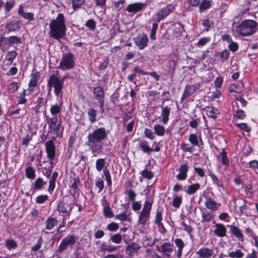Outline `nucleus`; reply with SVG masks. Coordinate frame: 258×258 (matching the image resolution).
<instances>
[{
    "instance_id": "f257e3e1",
    "label": "nucleus",
    "mask_w": 258,
    "mask_h": 258,
    "mask_svg": "<svg viewBox=\"0 0 258 258\" xmlns=\"http://www.w3.org/2000/svg\"><path fill=\"white\" fill-rule=\"evenodd\" d=\"M107 137V133L103 127L95 130L88 135L86 145L89 146L92 153H100L102 146L100 143Z\"/></svg>"
},
{
    "instance_id": "f03ea898",
    "label": "nucleus",
    "mask_w": 258,
    "mask_h": 258,
    "mask_svg": "<svg viewBox=\"0 0 258 258\" xmlns=\"http://www.w3.org/2000/svg\"><path fill=\"white\" fill-rule=\"evenodd\" d=\"M49 26L50 36L52 38L59 40L65 35L66 27L62 14H58L56 18L50 22Z\"/></svg>"
},
{
    "instance_id": "7ed1b4c3",
    "label": "nucleus",
    "mask_w": 258,
    "mask_h": 258,
    "mask_svg": "<svg viewBox=\"0 0 258 258\" xmlns=\"http://www.w3.org/2000/svg\"><path fill=\"white\" fill-rule=\"evenodd\" d=\"M256 25L254 21L245 20L236 26V32L242 36H249L255 31Z\"/></svg>"
},
{
    "instance_id": "20e7f679",
    "label": "nucleus",
    "mask_w": 258,
    "mask_h": 258,
    "mask_svg": "<svg viewBox=\"0 0 258 258\" xmlns=\"http://www.w3.org/2000/svg\"><path fill=\"white\" fill-rule=\"evenodd\" d=\"M48 85L50 88H54V92L56 95L62 96L61 90L63 88V81H60V79L56 76L52 75L48 81Z\"/></svg>"
},
{
    "instance_id": "39448f33",
    "label": "nucleus",
    "mask_w": 258,
    "mask_h": 258,
    "mask_svg": "<svg viewBox=\"0 0 258 258\" xmlns=\"http://www.w3.org/2000/svg\"><path fill=\"white\" fill-rule=\"evenodd\" d=\"M74 67V55L71 53L64 54L60 62L59 68L62 70L71 69Z\"/></svg>"
},
{
    "instance_id": "423d86ee",
    "label": "nucleus",
    "mask_w": 258,
    "mask_h": 258,
    "mask_svg": "<svg viewBox=\"0 0 258 258\" xmlns=\"http://www.w3.org/2000/svg\"><path fill=\"white\" fill-rule=\"evenodd\" d=\"M152 203L149 201H146L144 205L143 209L140 214L139 223L144 225L148 220L150 217Z\"/></svg>"
},
{
    "instance_id": "0eeeda50",
    "label": "nucleus",
    "mask_w": 258,
    "mask_h": 258,
    "mask_svg": "<svg viewBox=\"0 0 258 258\" xmlns=\"http://www.w3.org/2000/svg\"><path fill=\"white\" fill-rule=\"evenodd\" d=\"M77 240V238L74 235H68L61 241L58 248V251L62 252L67 247L75 244Z\"/></svg>"
},
{
    "instance_id": "6e6552de",
    "label": "nucleus",
    "mask_w": 258,
    "mask_h": 258,
    "mask_svg": "<svg viewBox=\"0 0 258 258\" xmlns=\"http://www.w3.org/2000/svg\"><path fill=\"white\" fill-rule=\"evenodd\" d=\"M175 7L173 5H168L165 7L161 9L156 15L157 21L159 22L163 20L168 15L173 11Z\"/></svg>"
},
{
    "instance_id": "1a4fd4ad",
    "label": "nucleus",
    "mask_w": 258,
    "mask_h": 258,
    "mask_svg": "<svg viewBox=\"0 0 258 258\" xmlns=\"http://www.w3.org/2000/svg\"><path fill=\"white\" fill-rule=\"evenodd\" d=\"M74 207L72 203H69L68 202H59L57 206V210L58 212L65 213L68 216H70L71 211Z\"/></svg>"
},
{
    "instance_id": "9d476101",
    "label": "nucleus",
    "mask_w": 258,
    "mask_h": 258,
    "mask_svg": "<svg viewBox=\"0 0 258 258\" xmlns=\"http://www.w3.org/2000/svg\"><path fill=\"white\" fill-rule=\"evenodd\" d=\"M135 43L140 49H143L147 46L149 41L147 36L145 34H142L134 38Z\"/></svg>"
},
{
    "instance_id": "9b49d317",
    "label": "nucleus",
    "mask_w": 258,
    "mask_h": 258,
    "mask_svg": "<svg viewBox=\"0 0 258 258\" xmlns=\"http://www.w3.org/2000/svg\"><path fill=\"white\" fill-rule=\"evenodd\" d=\"M45 146L48 157L50 160H53L55 156V148L53 141H48L46 142Z\"/></svg>"
},
{
    "instance_id": "f8f14e48",
    "label": "nucleus",
    "mask_w": 258,
    "mask_h": 258,
    "mask_svg": "<svg viewBox=\"0 0 258 258\" xmlns=\"http://www.w3.org/2000/svg\"><path fill=\"white\" fill-rule=\"evenodd\" d=\"M93 93L95 95L96 99L98 100L100 104V107H103L104 93L102 88L100 87H97L94 89Z\"/></svg>"
},
{
    "instance_id": "ddd939ff",
    "label": "nucleus",
    "mask_w": 258,
    "mask_h": 258,
    "mask_svg": "<svg viewBox=\"0 0 258 258\" xmlns=\"http://www.w3.org/2000/svg\"><path fill=\"white\" fill-rule=\"evenodd\" d=\"M60 118L59 119L57 116H55L50 118L49 122V126L51 130L57 132L59 130V126H60Z\"/></svg>"
},
{
    "instance_id": "4468645a",
    "label": "nucleus",
    "mask_w": 258,
    "mask_h": 258,
    "mask_svg": "<svg viewBox=\"0 0 258 258\" xmlns=\"http://www.w3.org/2000/svg\"><path fill=\"white\" fill-rule=\"evenodd\" d=\"M17 55V53L15 51H12L9 52L6 56V58L4 60L3 62V65L4 67L5 66L8 67L10 65H11L14 59L16 58V57Z\"/></svg>"
},
{
    "instance_id": "2eb2a0df",
    "label": "nucleus",
    "mask_w": 258,
    "mask_h": 258,
    "mask_svg": "<svg viewBox=\"0 0 258 258\" xmlns=\"http://www.w3.org/2000/svg\"><path fill=\"white\" fill-rule=\"evenodd\" d=\"M214 251L212 249L207 247L202 248L197 252V254L202 258H209L213 254Z\"/></svg>"
},
{
    "instance_id": "dca6fc26",
    "label": "nucleus",
    "mask_w": 258,
    "mask_h": 258,
    "mask_svg": "<svg viewBox=\"0 0 258 258\" xmlns=\"http://www.w3.org/2000/svg\"><path fill=\"white\" fill-rule=\"evenodd\" d=\"M179 171V173L177 175V178L179 180H185L187 177V172L188 171L187 165L186 164L181 165Z\"/></svg>"
},
{
    "instance_id": "f3484780",
    "label": "nucleus",
    "mask_w": 258,
    "mask_h": 258,
    "mask_svg": "<svg viewBox=\"0 0 258 258\" xmlns=\"http://www.w3.org/2000/svg\"><path fill=\"white\" fill-rule=\"evenodd\" d=\"M199 88V84H194L187 85L185 87L184 92L182 97V99L185 98L187 96L193 94L195 91Z\"/></svg>"
},
{
    "instance_id": "a211bd4d",
    "label": "nucleus",
    "mask_w": 258,
    "mask_h": 258,
    "mask_svg": "<svg viewBox=\"0 0 258 258\" xmlns=\"http://www.w3.org/2000/svg\"><path fill=\"white\" fill-rule=\"evenodd\" d=\"M144 7V5L141 3H133L129 5L126 7V11L129 13H136L141 10Z\"/></svg>"
},
{
    "instance_id": "6ab92c4d",
    "label": "nucleus",
    "mask_w": 258,
    "mask_h": 258,
    "mask_svg": "<svg viewBox=\"0 0 258 258\" xmlns=\"http://www.w3.org/2000/svg\"><path fill=\"white\" fill-rule=\"evenodd\" d=\"M205 202L206 207L210 210L215 211L218 209V207L221 206L220 204L216 203L211 198H206Z\"/></svg>"
},
{
    "instance_id": "aec40b11",
    "label": "nucleus",
    "mask_w": 258,
    "mask_h": 258,
    "mask_svg": "<svg viewBox=\"0 0 258 258\" xmlns=\"http://www.w3.org/2000/svg\"><path fill=\"white\" fill-rule=\"evenodd\" d=\"M20 22L17 20L12 21L6 25V28L9 31H17L20 28Z\"/></svg>"
},
{
    "instance_id": "412c9836",
    "label": "nucleus",
    "mask_w": 258,
    "mask_h": 258,
    "mask_svg": "<svg viewBox=\"0 0 258 258\" xmlns=\"http://www.w3.org/2000/svg\"><path fill=\"white\" fill-rule=\"evenodd\" d=\"M216 228L214 230V233L219 237H224L226 235V229L225 226L221 224H217Z\"/></svg>"
},
{
    "instance_id": "4be33fe9",
    "label": "nucleus",
    "mask_w": 258,
    "mask_h": 258,
    "mask_svg": "<svg viewBox=\"0 0 258 258\" xmlns=\"http://www.w3.org/2000/svg\"><path fill=\"white\" fill-rule=\"evenodd\" d=\"M207 115L212 118H217L219 112L217 109L212 106H208L205 109Z\"/></svg>"
},
{
    "instance_id": "5701e85b",
    "label": "nucleus",
    "mask_w": 258,
    "mask_h": 258,
    "mask_svg": "<svg viewBox=\"0 0 258 258\" xmlns=\"http://www.w3.org/2000/svg\"><path fill=\"white\" fill-rule=\"evenodd\" d=\"M161 108V115L162 116V121L164 124H166L169 120V115L170 114L171 108L170 107H168V106H162Z\"/></svg>"
},
{
    "instance_id": "b1692460",
    "label": "nucleus",
    "mask_w": 258,
    "mask_h": 258,
    "mask_svg": "<svg viewBox=\"0 0 258 258\" xmlns=\"http://www.w3.org/2000/svg\"><path fill=\"white\" fill-rule=\"evenodd\" d=\"M139 245L135 243L128 245L126 249V253L129 255L132 256L135 254L139 249Z\"/></svg>"
},
{
    "instance_id": "393cba45",
    "label": "nucleus",
    "mask_w": 258,
    "mask_h": 258,
    "mask_svg": "<svg viewBox=\"0 0 258 258\" xmlns=\"http://www.w3.org/2000/svg\"><path fill=\"white\" fill-rule=\"evenodd\" d=\"M230 231L240 241L243 240V236L240 229L236 226L231 225Z\"/></svg>"
},
{
    "instance_id": "a878e982",
    "label": "nucleus",
    "mask_w": 258,
    "mask_h": 258,
    "mask_svg": "<svg viewBox=\"0 0 258 258\" xmlns=\"http://www.w3.org/2000/svg\"><path fill=\"white\" fill-rule=\"evenodd\" d=\"M57 224V221L56 219L52 217H48L46 221V228L48 230L52 229Z\"/></svg>"
},
{
    "instance_id": "bb28decb",
    "label": "nucleus",
    "mask_w": 258,
    "mask_h": 258,
    "mask_svg": "<svg viewBox=\"0 0 258 258\" xmlns=\"http://www.w3.org/2000/svg\"><path fill=\"white\" fill-rule=\"evenodd\" d=\"M18 14L26 19L31 20L32 15L31 13L24 11V7L21 5L18 9Z\"/></svg>"
},
{
    "instance_id": "cd10ccee",
    "label": "nucleus",
    "mask_w": 258,
    "mask_h": 258,
    "mask_svg": "<svg viewBox=\"0 0 258 258\" xmlns=\"http://www.w3.org/2000/svg\"><path fill=\"white\" fill-rule=\"evenodd\" d=\"M8 37H2L0 39V47L3 51H5L10 46Z\"/></svg>"
},
{
    "instance_id": "c85d7f7f",
    "label": "nucleus",
    "mask_w": 258,
    "mask_h": 258,
    "mask_svg": "<svg viewBox=\"0 0 258 258\" xmlns=\"http://www.w3.org/2000/svg\"><path fill=\"white\" fill-rule=\"evenodd\" d=\"M89 120L91 123L96 121L97 111L93 108H89L87 111Z\"/></svg>"
},
{
    "instance_id": "c756f323",
    "label": "nucleus",
    "mask_w": 258,
    "mask_h": 258,
    "mask_svg": "<svg viewBox=\"0 0 258 258\" xmlns=\"http://www.w3.org/2000/svg\"><path fill=\"white\" fill-rule=\"evenodd\" d=\"M218 157L223 165L225 166L229 165V160L227 157L226 152L224 150L220 153Z\"/></svg>"
},
{
    "instance_id": "7c9ffc66",
    "label": "nucleus",
    "mask_w": 258,
    "mask_h": 258,
    "mask_svg": "<svg viewBox=\"0 0 258 258\" xmlns=\"http://www.w3.org/2000/svg\"><path fill=\"white\" fill-rule=\"evenodd\" d=\"M200 184L199 183H195L188 186L186 191V193L188 195H192L195 194L196 191L199 189Z\"/></svg>"
},
{
    "instance_id": "2f4dec72",
    "label": "nucleus",
    "mask_w": 258,
    "mask_h": 258,
    "mask_svg": "<svg viewBox=\"0 0 258 258\" xmlns=\"http://www.w3.org/2000/svg\"><path fill=\"white\" fill-rule=\"evenodd\" d=\"M154 130L155 134L159 136H163L165 131L164 127L160 124L155 125Z\"/></svg>"
},
{
    "instance_id": "473e14b6",
    "label": "nucleus",
    "mask_w": 258,
    "mask_h": 258,
    "mask_svg": "<svg viewBox=\"0 0 258 258\" xmlns=\"http://www.w3.org/2000/svg\"><path fill=\"white\" fill-rule=\"evenodd\" d=\"M243 256L244 253L239 249H236L228 253V256L231 258H242Z\"/></svg>"
},
{
    "instance_id": "72a5a7b5",
    "label": "nucleus",
    "mask_w": 258,
    "mask_h": 258,
    "mask_svg": "<svg viewBox=\"0 0 258 258\" xmlns=\"http://www.w3.org/2000/svg\"><path fill=\"white\" fill-rule=\"evenodd\" d=\"M173 245L169 242L164 243L161 246V251L163 253L170 252L173 250Z\"/></svg>"
},
{
    "instance_id": "f704fd0d",
    "label": "nucleus",
    "mask_w": 258,
    "mask_h": 258,
    "mask_svg": "<svg viewBox=\"0 0 258 258\" xmlns=\"http://www.w3.org/2000/svg\"><path fill=\"white\" fill-rule=\"evenodd\" d=\"M140 146L144 152L149 153L153 151V149L148 146V143L146 141H141Z\"/></svg>"
},
{
    "instance_id": "c9c22d12",
    "label": "nucleus",
    "mask_w": 258,
    "mask_h": 258,
    "mask_svg": "<svg viewBox=\"0 0 258 258\" xmlns=\"http://www.w3.org/2000/svg\"><path fill=\"white\" fill-rule=\"evenodd\" d=\"M101 251H107L108 252H112L117 249V247L113 245H107L104 243L101 245Z\"/></svg>"
},
{
    "instance_id": "e433bc0d",
    "label": "nucleus",
    "mask_w": 258,
    "mask_h": 258,
    "mask_svg": "<svg viewBox=\"0 0 258 258\" xmlns=\"http://www.w3.org/2000/svg\"><path fill=\"white\" fill-rule=\"evenodd\" d=\"M105 159L100 158L97 159L96 162V168L98 171H100L105 166Z\"/></svg>"
},
{
    "instance_id": "4c0bfd02",
    "label": "nucleus",
    "mask_w": 258,
    "mask_h": 258,
    "mask_svg": "<svg viewBox=\"0 0 258 258\" xmlns=\"http://www.w3.org/2000/svg\"><path fill=\"white\" fill-rule=\"evenodd\" d=\"M46 183L41 178H38L35 182V188L36 189H41Z\"/></svg>"
},
{
    "instance_id": "58836bf2",
    "label": "nucleus",
    "mask_w": 258,
    "mask_h": 258,
    "mask_svg": "<svg viewBox=\"0 0 258 258\" xmlns=\"http://www.w3.org/2000/svg\"><path fill=\"white\" fill-rule=\"evenodd\" d=\"M211 6L210 2L208 0H203L200 6V12H203L208 8H209Z\"/></svg>"
},
{
    "instance_id": "ea45409f",
    "label": "nucleus",
    "mask_w": 258,
    "mask_h": 258,
    "mask_svg": "<svg viewBox=\"0 0 258 258\" xmlns=\"http://www.w3.org/2000/svg\"><path fill=\"white\" fill-rule=\"evenodd\" d=\"M188 141L193 146L198 145V139L197 136L195 134H191L189 136Z\"/></svg>"
},
{
    "instance_id": "a19ab883",
    "label": "nucleus",
    "mask_w": 258,
    "mask_h": 258,
    "mask_svg": "<svg viewBox=\"0 0 258 258\" xmlns=\"http://www.w3.org/2000/svg\"><path fill=\"white\" fill-rule=\"evenodd\" d=\"M61 111V107L60 106L55 104L51 106L50 108L51 113L53 115H56Z\"/></svg>"
},
{
    "instance_id": "79ce46f5",
    "label": "nucleus",
    "mask_w": 258,
    "mask_h": 258,
    "mask_svg": "<svg viewBox=\"0 0 258 258\" xmlns=\"http://www.w3.org/2000/svg\"><path fill=\"white\" fill-rule=\"evenodd\" d=\"M6 246L8 249H14L17 247V244L15 241L12 239L8 240L6 242Z\"/></svg>"
},
{
    "instance_id": "37998d69",
    "label": "nucleus",
    "mask_w": 258,
    "mask_h": 258,
    "mask_svg": "<svg viewBox=\"0 0 258 258\" xmlns=\"http://www.w3.org/2000/svg\"><path fill=\"white\" fill-rule=\"evenodd\" d=\"M104 215L107 217H112L113 214L109 206H105L103 209Z\"/></svg>"
},
{
    "instance_id": "c03bdc74",
    "label": "nucleus",
    "mask_w": 258,
    "mask_h": 258,
    "mask_svg": "<svg viewBox=\"0 0 258 258\" xmlns=\"http://www.w3.org/2000/svg\"><path fill=\"white\" fill-rule=\"evenodd\" d=\"M158 24L157 23H153L152 25V28L151 29V34H150V38L152 40L155 39V35L156 32L158 28Z\"/></svg>"
},
{
    "instance_id": "a18cd8bd",
    "label": "nucleus",
    "mask_w": 258,
    "mask_h": 258,
    "mask_svg": "<svg viewBox=\"0 0 258 258\" xmlns=\"http://www.w3.org/2000/svg\"><path fill=\"white\" fill-rule=\"evenodd\" d=\"M182 202V199L180 197H175L172 201V205L173 206L176 208H178L179 207L181 203Z\"/></svg>"
},
{
    "instance_id": "49530a36",
    "label": "nucleus",
    "mask_w": 258,
    "mask_h": 258,
    "mask_svg": "<svg viewBox=\"0 0 258 258\" xmlns=\"http://www.w3.org/2000/svg\"><path fill=\"white\" fill-rule=\"evenodd\" d=\"M141 174L143 176L148 179H151L154 176L153 173L148 170H144L142 171Z\"/></svg>"
},
{
    "instance_id": "de8ad7c7",
    "label": "nucleus",
    "mask_w": 258,
    "mask_h": 258,
    "mask_svg": "<svg viewBox=\"0 0 258 258\" xmlns=\"http://www.w3.org/2000/svg\"><path fill=\"white\" fill-rule=\"evenodd\" d=\"M111 240L114 243L119 244L121 242L122 240V237L120 234H116L111 236Z\"/></svg>"
},
{
    "instance_id": "09e8293b",
    "label": "nucleus",
    "mask_w": 258,
    "mask_h": 258,
    "mask_svg": "<svg viewBox=\"0 0 258 258\" xmlns=\"http://www.w3.org/2000/svg\"><path fill=\"white\" fill-rule=\"evenodd\" d=\"M48 196L46 195H40L36 198V202L38 204H42L48 200Z\"/></svg>"
},
{
    "instance_id": "8fccbe9b",
    "label": "nucleus",
    "mask_w": 258,
    "mask_h": 258,
    "mask_svg": "<svg viewBox=\"0 0 258 258\" xmlns=\"http://www.w3.org/2000/svg\"><path fill=\"white\" fill-rule=\"evenodd\" d=\"M119 93L117 91H115L111 96V102L114 104L117 103L119 102Z\"/></svg>"
},
{
    "instance_id": "3c124183",
    "label": "nucleus",
    "mask_w": 258,
    "mask_h": 258,
    "mask_svg": "<svg viewBox=\"0 0 258 258\" xmlns=\"http://www.w3.org/2000/svg\"><path fill=\"white\" fill-rule=\"evenodd\" d=\"M167 67H168V71L169 72H173L175 67V61L172 59L169 60L167 63Z\"/></svg>"
},
{
    "instance_id": "603ef678",
    "label": "nucleus",
    "mask_w": 258,
    "mask_h": 258,
    "mask_svg": "<svg viewBox=\"0 0 258 258\" xmlns=\"http://www.w3.org/2000/svg\"><path fill=\"white\" fill-rule=\"evenodd\" d=\"M229 56V52L228 50H224L221 53L220 57L222 61L226 60Z\"/></svg>"
},
{
    "instance_id": "864d4df0",
    "label": "nucleus",
    "mask_w": 258,
    "mask_h": 258,
    "mask_svg": "<svg viewBox=\"0 0 258 258\" xmlns=\"http://www.w3.org/2000/svg\"><path fill=\"white\" fill-rule=\"evenodd\" d=\"M202 217L204 220L207 222H209L213 218V216L211 213L209 212H206L203 213L202 214Z\"/></svg>"
},
{
    "instance_id": "5fc2aeb1",
    "label": "nucleus",
    "mask_w": 258,
    "mask_h": 258,
    "mask_svg": "<svg viewBox=\"0 0 258 258\" xmlns=\"http://www.w3.org/2000/svg\"><path fill=\"white\" fill-rule=\"evenodd\" d=\"M8 38L11 45L19 43L20 40L19 37L14 36L8 37Z\"/></svg>"
},
{
    "instance_id": "6e6d98bb",
    "label": "nucleus",
    "mask_w": 258,
    "mask_h": 258,
    "mask_svg": "<svg viewBox=\"0 0 258 258\" xmlns=\"http://www.w3.org/2000/svg\"><path fill=\"white\" fill-rule=\"evenodd\" d=\"M85 0H72V4L74 8L80 7L84 3Z\"/></svg>"
},
{
    "instance_id": "4d7b16f0",
    "label": "nucleus",
    "mask_w": 258,
    "mask_h": 258,
    "mask_svg": "<svg viewBox=\"0 0 258 258\" xmlns=\"http://www.w3.org/2000/svg\"><path fill=\"white\" fill-rule=\"evenodd\" d=\"M96 186L99 188V192L102 191L104 188L103 181L101 179H98L96 181Z\"/></svg>"
},
{
    "instance_id": "13d9d810",
    "label": "nucleus",
    "mask_w": 258,
    "mask_h": 258,
    "mask_svg": "<svg viewBox=\"0 0 258 258\" xmlns=\"http://www.w3.org/2000/svg\"><path fill=\"white\" fill-rule=\"evenodd\" d=\"M127 217L128 216L125 213H122L115 216V218L119 219L121 221H126L127 219Z\"/></svg>"
},
{
    "instance_id": "bf43d9fd",
    "label": "nucleus",
    "mask_w": 258,
    "mask_h": 258,
    "mask_svg": "<svg viewBox=\"0 0 258 258\" xmlns=\"http://www.w3.org/2000/svg\"><path fill=\"white\" fill-rule=\"evenodd\" d=\"M86 26L91 30H94L95 28L96 24L95 22L91 19L89 20L86 23Z\"/></svg>"
},
{
    "instance_id": "052dcab7",
    "label": "nucleus",
    "mask_w": 258,
    "mask_h": 258,
    "mask_svg": "<svg viewBox=\"0 0 258 258\" xmlns=\"http://www.w3.org/2000/svg\"><path fill=\"white\" fill-rule=\"evenodd\" d=\"M237 126L241 130H243L247 132H249L250 131V128L245 123H238Z\"/></svg>"
},
{
    "instance_id": "680f3d73",
    "label": "nucleus",
    "mask_w": 258,
    "mask_h": 258,
    "mask_svg": "<svg viewBox=\"0 0 258 258\" xmlns=\"http://www.w3.org/2000/svg\"><path fill=\"white\" fill-rule=\"evenodd\" d=\"M145 135L146 137L150 139L151 140H153L154 139V136L153 133L150 129L146 128L145 130Z\"/></svg>"
},
{
    "instance_id": "e2e57ef3",
    "label": "nucleus",
    "mask_w": 258,
    "mask_h": 258,
    "mask_svg": "<svg viewBox=\"0 0 258 258\" xmlns=\"http://www.w3.org/2000/svg\"><path fill=\"white\" fill-rule=\"evenodd\" d=\"M42 241V238L41 237H39L37 239V243L33 246V250H38L41 247Z\"/></svg>"
},
{
    "instance_id": "0e129e2a",
    "label": "nucleus",
    "mask_w": 258,
    "mask_h": 258,
    "mask_svg": "<svg viewBox=\"0 0 258 258\" xmlns=\"http://www.w3.org/2000/svg\"><path fill=\"white\" fill-rule=\"evenodd\" d=\"M210 39L207 37H203L199 39L197 43L198 46H203L205 45L208 42H209Z\"/></svg>"
},
{
    "instance_id": "69168bd1",
    "label": "nucleus",
    "mask_w": 258,
    "mask_h": 258,
    "mask_svg": "<svg viewBox=\"0 0 258 258\" xmlns=\"http://www.w3.org/2000/svg\"><path fill=\"white\" fill-rule=\"evenodd\" d=\"M175 243L178 247V249H182L184 246V244L183 241L179 238H176L175 240Z\"/></svg>"
},
{
    "instance_id": "338daca9",
    "label": "nucleus",
    "mask_w": 258,
    "mask_h": 258,
    "mask_svg": "<svg viewBox=\"0 0 258 258\" xmlns=\"http://www.w3.org/2000/svg\"><path fill=\"white\" fill-rule=\"evenodd\" d=\"M107 228L110 231H115L118 229V225L115 223H111L108 225Z\"/></svg>"
},
{
    "instance_id": "774afa93",
    "label": "nucleus",
    "mask_w": 258,
    "mask_h": 258,
    "mask_svg": "<svg viewBox=\"0 0 258 258\" xmlns=\"http://www.w3.org/2000/svg\"><path fill=\"white\" fill-rule=\"evenodd\" d=\"M18 85L16 83H12L9 86V89L11 92H14L18 89Z\"/></svg>"
}]
</instances>
